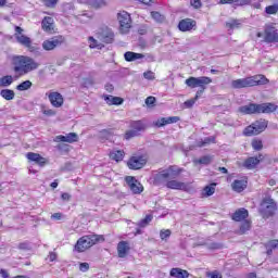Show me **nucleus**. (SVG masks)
<instances>
[{
  "label": "nucleus",
  "instance_id": "nucleus-1",
  "mask_svg": "<svg viewBox=\"0 0 278 278\" xmlns=\"http://www.w3.org/2000/svg\"><path fill=\"white\" fill-rule=\"evenodd\" d=\"M181 173H184V168L178 167L177 165H172L156 174L154 176V182L160 185L167 181L166 188L169 190H184V188H186V184L175 180L179 175H181Z\"/></svg>",
  "mask_w": 278,
  "mask_h": 278
},
{
  "label": "nucleus",
  "instance_id": "nucleus-2",
  "mask_svg": "<svg viewBox=\"0 0 278 278\" xmlns=\"http://www.w3.org/2000/svg\"><path fill=\"white\" fill-rule=\"evenodd\" d=\"M185 84L186 86H188V88H200L197 91L195 97L193 99H190L184 102L185 108L190 110V108H193L194 103L199 101V98L203 94V92L207 90V86L212 84V78L207 76H201V77L190 76L185 80Z\"/></svg>",
  "mask_w": 278,
  "mask_h": 278
},
{
  "label": "nucleus",
  "instance_id": "nucleus-3",
  "mask_svg": "<svg viewBox=\"0 0 278 278\" xmlns=\"http://www.w3.org/2000/svg\"><path fill=\"white\" fill-rule=\"evenodd\" d=\"M278 106L275 103L265 102V103H249L247 105L239 106L238 112L244 115L253 114H273L277 112Z\"/></svg>",
  "mask_w": 278,
  "mask_h": 278
},
{
  "label": "nucleus",
  "instance_id": "nucleus-4",
  "mask_svg": "<svg viewBox=\"0 0 278 278\" xmlns=\"http://www.w3.org/2000/svg\"><path fill=\"white\" fill-rule=\"evenodd\" d=\"M268 78L264 75H255L245 78H239L231 81V88L233 90H240L242 88H253V86H266Z\"/></svg>",
  "mask_w": 278,
  "mask_h": 278
},
{
  "label": "nucleus",
  "instance_id": "nucleus-5",
  "mask_svg": "<svg viewBox=\"0 0 278 278\" xmlns=\"http://www.w3.org/2000/svg\"><path fill=\"white\" fill-rule=\"evenodd\" d=\"M40 66L33 58L30 56H17V62L13 66L14 73H17L20 77L23 75H27L31 73V71H36Z\"/></svg>",
  "mask_w": 278,
  "mask_h": 278
},
{
  "label": "nucleus",
  "instance_id": "nucleus-6",
  "mask_svg": "<svg viewBox=\"0 0 278 278\" xmlns=\"http://www.w3.org/2000/svg\"><path fill=\"white\" fill-rule=\"evenodd\" d=\"M99 242H105V237L94 233L83 236L77 240L75 251L78 253H84V251L94 247V244H99Z\"/></svg>",
  "mask_w": 278,
  "mask_h": 278
},
{
  "label": "nucleus",
  "instance_id": "nucleus-7",
  "mask_svg": "<svg viewBox=\"0 0 278 278\" xmlns=\"http://www.w3.org/2000/svg\"><path fill=\"white\" fill-rule=\"evenodd\" d=\"M275 212H277V202H275L270 197H265L260 206L261 216L268 219L271 218V216H275Z\"/></svg>",
  "mask_w": 278,
  "mask_h": 278
},
{
  "label": "nucleus",
  "instance_id": "nucleus-8",
  "mask_svg": "<svg viewBox=\"0 0 278 278\" xmlns=\"http://www.w3.org/2000/svg\"><path fill=\"white\" fill-rule=\"evenodd\" d=\"M268 128V121L265 118H261L258 121L253 122L251 125L247 126L243 130V136H260L263 131H266Z\"/></svg>",
  "mask_w": 278,
  "mask_h": 278
},
{
  "label": "nucleus",
  "instance_id": "nucleus-9",
  "mask_svg": "<svg viewBox=\"0 0 278 278\" xmlns=\"http://www.w3.org/2000/svg\"><path fill=\"white\" fill-rule=\"evenodd\" d=\"M62 45H66V37L62 35L53 36L42 42V49L45 51H53L62 47Z\"/></svg>",
  "mask_w": 278,
  "mask_h": 278
},
{
  "label": "nucleus",
  "instance_id": "nucleus-10",
  "mask_svg": "<svg viewBox=\"0 0 278 278\" xmlns=\"http://www.w3.org/2000/svg\"><path fill=\"white\" fill-rule=\"evenodd\" d=\"M130 130L126 131L125 138L126 140H131V138H136V136H140V131H144L147 129V123L144 119L132 121L130 122Z\"/></svg>",
  "mask_w": 278,
  "mask_h": 278
},
{
  "label": "nucleus",
  "instance_id": "nucleus-11",
  "mask_svg": "<svg viewBox=\"0 0 278 278\" xmlns=\"http://www.w3.org/2000/svg\"><path fill=\"white\" fill-rule=\"evenodd\" d=\"M117 21L119 23V31L122 34H129V29H131V15L124 11L117 14Z\"/></svg>",
  "mask_w": 278,
  "mask_h": 278
},
{
  "label": "nucleus",
  "instance_id": "nucleus-12",
  "mask_svg": "<svg viewBox=\"0 0 278 278\" xmlns=\"http://www.w3.org/2000/svg\"><path fill=\"white\" fill-rule=\"evenodd\" d=\"M127 166L130 170H140V168L147 166V159L142 155L131 156L127 162Z\"/></svg>",
  "mask_w": 278,
  "mask_h": 278
},
{
  "label": "nucleus",
  "instance_id": "nucleus-13",
  "mask_svg": "<svg viewBox=\"0 0 278 278\" xmlns=\"http://www.w3.org/2000/svg\"><path fill=\"white\" fill-rule=\"evenodd\" d=\"M125 182L127 184L132 194H141V192L144 190L142 184H140V181H138V179H136L134 176H126Z\"/></svg>",
  "mask_w": 278,
  "mask_h": 278
},
{
  "label": "nucleus",
  "instance_id": "nucleus-14",
  "mask_svg": "<svg viewBox=\"0 0 278 278\" xmlns=\"http://www.w3.org/2000/svg\"><path fill=\"white\" fill-rule=\"evenodd\" d=\"M14 29V38L16 42H18V45H22V47H29V45H31V38L23 35V31L25 30L21 26H15Z\"/></svg>",
  "mask_w": 278,
  "mask_h": 278
},
{
  "label": "nucleus",
  "instance_id": "nucleus-15",
  "mask_svg": "<svg viewBox=\"0 0 278 278\" xmlns=\"http://www.w3.org/2000/svg\"><path fill=\"white\" fill-rule=\"evenodd\" d=\"M265 37L264 40L267 45L273 42H278V31L277 28L273 25H267L264 30Z\"/></svg>",
  "mask_w": 278,
  "mask_h": 278
},
{
  "label": "nucleus",
  "instance_id": "nucleus-16",
  "mask_svg": "<svg viewBox=\"0 0 278 278\" xmlns=\"http://www.w3.org/2000/svg\"><path fill=\"white\" fill-rule=\"evenodd\" d=\"M179 31H192L197 29V21L192 18H184L178 23Z\"/></svg>",
  "mask_w": 278,
  "mask_h": 278
},
{
  "label": "nucleus",
  "instance_id": "nucleus-17",
  "mask_svg": "<svg viewBox=\"0 0 278 278\" xmlns=\"http://www.w3.org/2000/svg\"><path fill=\"white\" fill-rule=\"evenodd\" d=\"M264 160V155L258 154V156H250L243 162V168L248 170H253L261 162Z\"/></svg>",
  "mask_w": 278,
  "mask_h": 278
},
{
  "label": "nucleus",
  "instance_id": "nucleus-18",
  "mask_svg": "<svg viewBox=\"0 0 278 278\" xmlns=\"http://www.w3.org/2000/svg\"><path fill=\"white\" fill-rule=\"evenodd\" d=\"M26 157H27V160H29V162H34L35 164H37V166H40L41 168L43 166H47V159H45L39 153L28 152L26 154Z\"/></svg>",
  "mask_w": 278,
  "mask_h": 278
},
{
  "label": "nucleus",
  "instance_id": "nucleus-19",
  "mask_svg": "<svg viewBox=\"0 0 278 278\" xmlns=\"http://www.w3.org/2000/svg\"><path fill=\"white\" fill-rule=\"evenodd\" d=\"M49 101L53 108H62L64 105V97H62V93L55 91L51 92L49 96Z\"/></svg>",
  "mask_w": 278,
  "mask_h": 278
},
{
  "label": "nucleus",
  "instance_id": "nucleus-20",
  "mask_svg": "<svg viewBox=\"0 0 278 278\" xmlns=\"http://www.w3.org/2000/svg\"><path fill=\"white\" fill-rule=\"evenodd\" d=\"M231 218L236 223H241V220H247L249 218V211L247 208H239L232 215Z\"/></svg>",
  "mask_w": 278,
  "mask_h": 278
},
{
  "label": "nucleus",
  "instance_id": "nucleus-21",
  "mask_svg": "<svg viewBox=\"0 0 278 278\" xmlns=\"http://www.w3.org/2000/svg\"><path fill=\"white\" fill-rule=\"evenodd\" d=\"M100 40L105 45H112V42H114V31H112L110 28H106L101 33Z\"/></svg>",
  "mask_w": 278,
  "mask_h": 278
},
{
  "label": "nucleus",
  "instance_id": "nucleus-22",
  "mask_svg": "<svg viewBox=\"0 0 278 278\" xmlns=\"http://www.w3.org/2000/svg\"><path fill=\"white\" fill-rule=\"evenodd\" d=\"M129 242L128 241H119L117 244V255L118 257H127V253H129Z\"/></svg>",
  "mask_w": 278,
  "mask_h": 278
},
{
  "label": "nucleus",
  "instance_id": "nucleus-23",
  "mask_svg": "<svg viewBox=\"0 0 278 278\" xmlns=\"http://www.w3.org/2000/svg\"><path fill=\"white\" fill-rule=\"evenodd\" d=\"M169 277L188 278V277H190V273H188V270H186V269H181L179 267H174L169 271Z\"/></svg>",
  "mask_w": 278,
  "mask_h": 278
},
{
  "label": "nucleus",
  "instance_id": "nucleus-24",
  "mask_svg": "<svg viewBox=\"0 0 278 278\" xmlns=\"http://www.w3.org/2000/svg\"><path fill=\"white\" fill-rule=\"evenodd\" d=\"M41 27L43 31H47L48 34H53V17L51 16L43 17L41 22Z\"/></svg>",
  "mask_w": 278,
  "mask_h": 278
},
{
  "label": "nucleus",
  "instance_id": "nucleus-25",
  "mask_svg": "<svg viewBox=\"0 0 278 278\" xmlns=\"http://www.w3.org/2000/svg\"><path fill=\"white\" fill-rule=\"evenodd\" d=\"M249 185V182L244 179H241V180H233L232 182V190L235 192H244V190H247V186Z\"/></svg>",
  "mask_w": 278,
  "mask_h": 278
},
{
  "label": "nucleus",
  "instance_id": "nucleus-26",
  "mask_svg": "<svg viewBox=\"0 0 278 278\" xmlns=\"http://www.w3.org/2000/svg\"><path fill=\"white\" fill-rule=\"evenodd\" d=\"M144 54L138 52L127 51L124 53V59L126 62H136V60H142Z\"/></svg>",
  "mask_w": 278,
  "mask_h": 278
},
{
  "label": "nucleus",
  "instance_id": "nucleus-27",
  "mask_svg": "<svg viewBox=\"0 0 278 278\" xmlns=\"http://www.w3.org/2000/svg\"><path fill=\"white\" fill-rule=\"evenodd\" d=\"M104 101L108 105H123V103H125L123 98L114 96H104Z\"/></svg>",
  "mask_w": 278,
  "mask_h": 278
},
{
  "label": "nucleus",
  "instance_id": "nucleus-28",
  "mask_svg": "<svg viewBox=\"0 0 278 278\" xmlns=\"http://www.w3.org/2000/svg\"><path fill=\"white\" fill-rule=\"evenodd\" d=\"M0 97L4 99L5 101H14V97H16V93L12 89H2L0 90Z\"/></svg>",
  "mask_w": 278,
  "mask_h": 278
},
{
  "label": "nucleus",
  "instance_id": "nucleus-29",
  "mask_svg": "<svg viewBox=\"0 0 278 278\" xmlns=\"http://www.w3.org/2000/svg\"><path fill=\"white\" fill-rule=\"evenodd\" d=\"M193 164L198 166L200 164L201 166H210L212 164V156L211 155H204L200 159L193 160Z\"/></svg>",
  "mask_w": 278,
  "mask_h": 278
},
{
  "label": "nucleus",
  "instance_id": "nucleus-30",
  "mask_svg": "<svg viewBox=\"0 0 278 278\" xmlns=\"http://www.w3.org/2000/svg\"><path fill=\"white\" fill-rule=\"evenodd\" d=\"M87 5L93 8L94 10H99L101 8H105L108 2H105V0H87Z\"/></svg>",
  "mask_w": 278,
  "mask_h": 278
},
{
  "label": "nucleus",
  "instance_id": "nucleus-31",
  "mask_svg": "<svg viewBox=\"0 0 278 278\" xmlns=\"http://www.w3.org/2000/svg\"><path fill=\"white\" fill-rule=\"evenodd\" d=\"M11 84H14V77L12 75H5L0 78V88H10Z\"/></svg>",
  "mask_w": 278,
  "mask_h": 278
},
{
  "label": "nucleus",
  "instance_id": "nucleus-32",
  "mask_svg": "<svg viewBox=\"0 0 278 278\" xmlns=\"http://www.w3.org/2000/svg\"><path fill=\"white\" fill-rule=\"evenodd\" d=\"M111 160L115 162H123V157H125V152L123 150H116L110 153Z\"/></svg>",
  "mask_w": 278,
  "mask_h": 278
},
{
  "label": "nucleus",
  "instance_id": "nucleus-33",
  "mask_svg": "<svg viewBox=\"0 0 278 278\" xmlns=\"http://www.w3.org/2000/svg\"><path fill=\"white\" fill-rule=\"evenodd\" d=\"M250 230H251V220L243 219L239 229L240 236H244V233H247V231H250Z\"/></svg>",
  "mask_w": 278,
  "mask_h": 278
},
{
  "label": "nucleus",
  "instance_id": "nucleus-34",
  "mask_svg": "<svg viewBox=\"0 0 278 278\" xmlns=\"http://www.w3.org/2000/svg\"><path fill=\"white\" fill-rule=\"evenodd\" d=\"M31 86H34L31 80H24L16 86V90H18L20 92H25V90H29Z\"/></svg>",
  "mask_w": 278,
  "mask_h": 278
},
{
  "label": "nucleus",
  "instance_id": "nucleus-35",
  "mask_svg": "<svg viewBox=\"0 0 278 278\" xmlns=\"http://www.w3.org/2000/svg\"><path fill=\"white\" fill-rule=\"evenodd\" d=\"M99 135L102 140H110V138L114 136V129H102L100 130Z\"/></svg>",
  "mask_w": 278,
  "mask_h": 278
},
{
  "label": "nucleus",
  "instance_id": "nucleus-36",
  "mask_svg": "<svg viewBox=\"0 0 278 278\" xmlns=\"http://www.w3.org/2000/svg\"><path fill=\"white\" fill-rule=\"evenodd\" d=\"M226 27L228 29H240L242 27V23L239 20H230L226 22Z\"/></svg>",
  "mask_w": 278,
  "mask_h": 278
},
{
  "label": "nucleus",
  "instance_id": "nucleus-37",
  "mask_svg": "<svg viewBox=\"0 0 278 278\" xmlns=\"http://www.w3.org/2000/svg\"><path fill=\"white\" fill-rule=\"evenodd\" d=\"M215 186H216V182H213V184L204 187V195L212 197V194H214V192H216V188H214Z\"/></svg>",
  "mask_w": 278,
  "mask_h": 278
},
{
  "label": "nucleus",
  "instance_id": "nucleus-38",
  "mask_svg": "<svg viewBox=\"0 0 278 278\" xmlns=\"http://www.w3.org/2000/svg\"><path fill=\"white\" fill-rule=\"evenodd\" d=\"M65 138H66V142H68L70 144H73V142H78L79 135H77L76 132H70L65 136Z\"/></svg>",
  "mask_w": 278,
  "mask_h": 278
},
{
  "label": "nucleus",
  "instance_id": "nucleus-39",
  "mask_svg": "<svg viewBox=\"0 0 278 278\" xmlns=\"http://www.w3.org/2000/svg\"><path fill=\"white\" fill-rule=\"evenodd\" d=\"M151 220H153V215L148 214L146 215V217L143 219H141L138 224L139 227H147L149 225V223H151Z\"/></svg>",
  "mask_w": 278,
  "mask_h": 278
},
{
  "label": "nucleus",
  "instance_id": "nucleus-40",
  "mask_svg": "<svg viewBox=\"0 0 278 278\" xmlns=\"http://www.w3.org/2000/svg\"><path fill=\"white\" fill-rule=\"evenodd\" d=\"M56 149L60 153H68V151H71V146L67 143H59Z\"/></svg>",
  "mask_w": 278,
  "mask_h": 278
},
{
  "label": "nucleus",
  "instance_id": "nucleus-41",
  "mask_svg": "<svg viewBox=\"0 0 278 278\" xmlns=\"http://www.w3.org/2000/svg\"><path fill=\"white\" fill-rule=\"evenodd\" d=\"M252 148L254 149V151H262V149H264V143L262 142V140H253Z\"/></svg>",
  "mask_w": 278,
  "mask_h": 278
},
{
  "label": "nucleus",
  "instance_id": "nucleus-42",
  "mask_svg": "<svg viewBox=\"0 0 278 278\" xmlns=\"http://www.w3.org/2000/svg\"><path fill=\"white\" fill-rule=\"evenodd\" d=\"M206 247H207L208 251H218V250L223 249V244H220L218 242L208 243Z\"/></svg>",
  "mask_w": 278,
  "mask_h": 278
},
{
  "label": "nucleus",
  "instance_id": "nucleus-43",
  "mask_svg": "<svg viewBox=\"0 0 278 278\" xmlns=\"http://www.w3.org/2000/svg\"><path fill=\"white\" fill-rule=\"evenodd\" d=\"M265 12L267 14H277L278 12V4H271L265 8Z\"/></svg>",
  "mask_w": 278,
  "mask_h": 278
},
{
  "label": "nucleus",
  "instance_id": "nucleus-44",
  "mask_svg": "<svg viewBox=\"0 0 278 278\" xmlns=\"http://www.w3.org/2000/svg\"><path fill=\"white\" fill-rule=\"evenodd\" d=\"M151 16L154 21H156V23H162L164 21V17L162 16V14L157 11H152L151 12Z\"/></svg>",
  "mask_w": 278,
  "mask_h": 278
},
{
  "label": "nucleus",
  "instance_id": "nucleus-45",
  "mask_svg": "<svg viewBox=\"0 0 278 278\" xmlns=\"http://www.w3.org/2000/svg\"><path fill=\"white\" fill-rule=\"evenodd\" d=\"M166 124L167 125H173L175 123H179L181 121L180 116H169V117H165Z\"/></svg>",
  "mask_w": 278,
  "mask_h": 278
},
{
  "label": "nucleus",
  "instance_id": "nucleus-46",
  "mask_svg": "<svg viewBox=\"0 0 278 278\" xmlns=\"http://www.w3.org/2000/svg\"><path fill=\"white\" fill-rule=\"evenodd\" d=\"M207 278H223V275L218 270L206 271Z\"/></svg>",
  "mask_w": 278,
  "mask_h": 278
},
{
  "label": "nucleus",
  "instance_id": "nucleus-47",
  "mask_svg": "<svg viewBox=\"0 0 278 278\" xmlns=\"http://www.w3.org/2000/svg\"><path fill=\"white\" fill-rule=\"evenodd\" d=\"M166 117H160L157 121L154 122V127H166Z\"/></svg>",
  "mask_w": 278,
  "mask_h": 278
},
{
  "label": "nucleus",
  "instance_id": "nucleus-48",
  "mask_svg": "<svg viewBox=\"0 0 278 278\" xmlns=\"http://www.w3.org/2000/svg\"><path fill=\"white\" fill-rule=\"evenodd\" d=\"M143 77H144V79H148L149 81H153V80H155V73H153L152 71H147L143 73Z\"/></svg>",
  "mask_w": 278,
  "mask_h": 278
},
{
  "label": "nucleus",
  "instance_id": "nucleus-49",
  "mask_svg": "<svg viewBox=\"0 0 278 278\" xmlns=\"http://www.w3.org/2000/svg\"><path fill=\"white\" fill-rule=\"evenodd\" d=\"M94 86V80L92 78H84L83 88H90Z\"/></svg>",
  "mask_w": 278,
  "mask_h": 278
},
{
  "label": "nucleus",
  "instance_id": "nucleus-50",
  "mask_svg": "<svg viewBox=\"0 0 278 278\" xmlns=\"http://www.w3.org/2000/svg\"><path fill=\"white\" fill-rule=\"evenodd\" d=\"M25 48L28 49V51H30V53H36V54L40 53V48L38 46L31 45V40H30L29 46H26Z\"/></svg>",
  "mask_w": 278,
  "mask_h": 278
},
{
  "label": "nucleus",
  "instance_id": "nucleus-51",
  "mask_svg": "<svg viewBox=\"0 0 278 278\" xmlns=\"http://www.w3.org/2000/svg\"><path fill=\"white\" fill-rule=\"evenodd\" d=\"M90 49H101V45H99V41L94 39V37H89Z\"/></svg>",
  "mask_w": 278,
  "mask_h": 278
},
{
  "label": "nucleus",
  "instance_id": "nucleus-52",
  "mask_svg": "<svg viewBox=\"0 0 278 278\" xmlns=\"http://www.w3.org/2000/svg\"><path fill=\"white\" fill-rule=\"evenodd\" d=\"M20 251H30L31 245H29V242H22L18 244Z\"/></svg>",
  "mask_w": 278,
  "mask_h": 278
},
{
  "label": "nucleus",
  "instance_id": "nucleus-53",
  "mask_svg": "<svg viewBox=\"0 0 278 278\" xmlns=\"http://www.w3.org/2000/svg\"><path fill=\"white\" fill-rule=\"evenodd\" d=\"M170 229L167 230H161L160 238L161 240H166V238H170Z\"/></svg>",
  "mask_w": 278,
  "mask_h": 278
},
{
  "label": "nucleus",
  "instance_id": "nucleus-54",
  "mask_svg": "<svg viewBox=\"0 0 278 278\" xmlns=\"http://www.w3.org/2000/svg\"><path fill=\"white\" fill-rule=\"evenodd\" d=\"M46 8H55L58 5L56 0H43Z\"/></svg>",
  "mask_w": 278,
  "mask_h": 278
},
{
  "label": "nucleus",
  "instance_id": "nucleus-55",
  "mask_svg": "<svg viewBox=\"0 0 278 278\" xmlns=\"http://www.w3.org/2000/svg\"><path fill=\"white\" fill-rule=\"evenodd\" d=\"M190 3L192 8H194V10H199L203 7V3L201 2V0H190Z\"/></svg>",
  "mask_w": 278,
  "mask_h": 278
},
{
  "label": "nucleus",
  "instance_id": "nucleus-56",
  "mask_svg": "<svg viewBox=\"0 0 278 278\" xmlns=\"http://www.w3.org/2000/svg\"><path fill=\"white\" fill-rule=\"evenodd\" d=\"M90 270V264L88 263H80L79 264V271L80 273H88Z\"/></svg>",
  "mask_w": 278,
  "mask_h": 278
},
{
  "label": "nucleus",
  "instance_id": "nucleus-57",
  "mask_svg": "<svg viewBox=\"0 0 278 278\" xmlns=\"http://www.w3.org/2000/svg\"><path fill=\"white\" fill-rule=\"evenodd\" d=\"M266 249H278V240L277 239L270 240L266 244Z\"/></svg>",
  "mask_w": 278,
  "mask_h": 278
},
{
  "label": "nucleus",
  "instance_id": "nucleus-58",
  "mask_svg": "<svg viewBox=\"0 0 278 278\" xmlns=\"http://www.w3.org/2000/svg\"><path fill=\"white\" fill-rule=\"evenodd\" d=\"M155 101H156L155 97L150 96V97H148V98L146 99V105H148L149 108H151V106L155 105Z\"/></svg>",
  "mask_w": 278,
  "mask_h": 278
},
{
  "label": "nucleus",
  "instance_id": "nucleus-59",
  "mask_svg": "<svg viewBox=\"0 0 278 278\" xmlns=\"http://www.w3.org/2000/svg\"><path fill=\"white\" fill-rule=\"evenodd\" d=\"M216 140V138L214 137H206L204 139V141L201 142V144H199V147H205V144H210L211 142H214Z\"/></svg>",
  "mask_w": 278,
  "mask_h": 278
},
{
  "label": "nucleus",
  "instance_id": "nucleus-60",
  "mask_svg": "<svg viewBox=\"0 0 278 278\" xmlns=\"http://www.w3.org/2000/svg\"><path fill=\"white\" fill-rule=\"evenodd\" d=\"M54 142H66V136L59 135L54 138Z\"/></svg>",
  "mask_w": 278,
  "mask_h": 278
},
{
  "label": "nucleus",
  "instance_id": "nucleus-61",
  "mask_svg": "<svg viewBox=\"0 0 278 278\" xmlns=\"http://www.w3.org/2000/svg\"><path fill=\"white\" fill-rule=\"evenodd\" d=\"M52 220H62V213H54L51 215Z\"/></svg>",
  "mask_w": 278,
  "mask_h": 278
},
{
  "label": "nucleus",
  "instance_id": "nucleus-62",
  "mask_svg": "<svg viewBox=\"0 0 278 278\" xmlns=\"http://www.w3.org/2000/svg\"><path fill=\"white\" fill-rule=\"evenodd\" d=\"M106 92H114V85L108 83L105 86H104Z\"/></svg>",
  "mask_w": 278,
  "mask_h": 278
},
{
  "label": "nucleus",
  "instance_id": "nucleus-63",
  "mask_svg": "<svg viewBox=\"0 0 278 278\" xmlns=\"http://www.w3.org/2000/svg\"><path fill=\"white\" fill-rule=\"evenodd\" d=\"M62 201H71V194L67 192H64L61 194Z\"/></svg>",
  "mask_w": 278,
  "mask_h": 278
},
{
  "label": "nucleus",
  "instance_id": "nucleus-64",
  "mask_svg": "<svg viewBox=\"0 0 278 278\" xmlns=\"http://www.w3.org/2000/svg\"><path fill=\"white\" fill-rule=\"evenodd\" d=\"M0 275L2 278H10V274L5 269H0Z\"/></svg>",
  "mask_w": 278,
  "mask_h": 278
}]
</instances>
